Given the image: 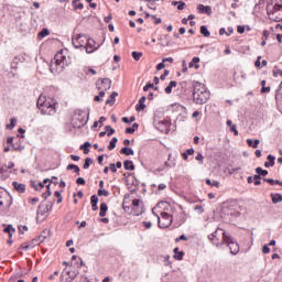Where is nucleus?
<instances>
[{
  "mask_svg": "<svg viewBox=\"0 0 282 282\" xmlns=\"http://www.w3.org/2000/svg\"><path fill=\"white\" fill-rule=\"evenodd\" d=\"M99 197H109V191L107 189H98Z\"/></svg>",
  "mask_w": 282,
  "mask_h": 282,
  "instance_id": "obj_43",
  "label": "nucleus"
},
{
  "mask_svg": "<svg viewBox=\"0 0 282 282\" xmlns=\"http://www.w3.org/2000/svg\"><path fill=\"white\" fill-rule=\"evenodd\" d=\"M253 181H254V185L256 186H260V184H261V176H259L258 174L253 175Z\"/></svg>",
  "mask_w": 282,
  "mask_h": 282,
  "instance_id": "obj_47",
  "label": "nucleus"
},
{
  "mask_svg": "<svg viewBox=\"0 0 282 282\" xmlns=\"http://www.w3.org/2000/svg\"><path fill=\"white\" fill-rule=\"evenodd\" d=\"M12 186L17 193H25V184L14 181Z\"/></svg>",
  "mask_w": 282,
  "mask_h": 282,
  "instance_id": "obj_15",
  "label": "nucleus"
},
{
  "mask_svg": "<svg viewBox=\"0 0 282 282\" xmlns=\"http://www.w3.org/2000/svg\"><path fill=\"white\" fill-rule=\"evenodd\" d=\"M188 67H195V69H199V57H193V59L189 62Z\"/></svg>",
  "mask_w": 282,
  "mask_h": 282,
  "instance_id": "obj_26",
  "label": "nucleus"
},
{
  "mask_svg": "<svg viewBox=\"0 0 282 282\" xmlns=\"http://www.w3.org/2000/svg\"><path fill=\"white\" fill-rule=\"evenodd\" d=\"M174 259H176V261H182V259H184V251H180V248H174Z\"/></svg>",
  "mask_w": 282,
  "mask_h": 282,
  "instance_id": "obj_20",
  "label": "nucleus"
},
{
  "mask_svg": "<svg viewBox=\"0 0 282 282\" xmlns=\"http://www.w3.org/2000/svg\"><path fill=\"white\" fill-rule=\"evenodd\" d=\"M30 248H31V247H30V242H25L24 245H21V246H20V249H21V250H30Z\"/></svg>",
  "mask_w": 282,
  "mask_h": 282,
  "instance_id": "obj_56",
  "label": "nucleus"
},
{
  "mask_svg": "<svg viewBox=\"0 0 282 282\" xmlns=\"http://www.w3.org/2000/svg\"><path fill=\"white\" fill-rule=\"evenodd\" d=\"M90 164H94V160H91V158H86L83 169H85V170L89 169Z\"/></svg>",
  "mask_w": 282,
  "mask_h": 282,
  "instance_id": "obj_40",
  "label": "nucleus"
},
{
  "mask_svg": "<svg viewBox=\"0 0 282 282\" xmlns=\"http://www.w3.org/2000/svg\"><path fill=\"white\" fill-rule=\"evenodd\" d=\"M169 210H171V204L169 202H160L152 208V213H169Z\"/></svg>",
  "mask_w": 282,
  "mask_h": 282,
  "instance_id": "obj_10",
  "label": "nucleus"
},
{
  "mask_svg": "<svg viewBox=\"0 0 282 282\" xmlns=\"http://www.w3.org/2000/svg\"><path fill=\"white\" fill-rule=\"evenodd\" d=\"M39 39H45V36H50V30L47 29H43L39 34H37Z\"/></svg>",
  "mask_w": 282,
  "mask_h": 282,
  "instance_id": "obj_36",
  "label": "nucleus"
},
{
  "mask_svg": "<svg viewBox=\"0 0 282 282\" xmlns=\"http://www.w3.org/2000/svg\"><path fill=\"white\" fill-rule=\"evenodd\" d=\"M42 116H54L56 113V106L51 101H46L42 108H40Z\"/></svg>",
  "mask_w": 282,
  "mask_h": 282,
  "instance_id": "obj_7",
  "label": "nucleus"
},
{
  "mask_svg": "<svg viewBox=\"0 0 282 282\" xmlns=\"http://www.w3.org/2000/svg\"><path fill=\"white\" fill-rule=\"evenodd\" d=\"M144 102H147V97L142 96L139 99V105L135 106V110L137 111H144V109H147V105Z\"/></svg>",
  "mask_w": 282,
  "mask_h": 282,
  "instance_id": "obj_16",
  "label": "nucleus"
},
{
  "mask_svg": "<svg viewBox=\"0 0 282 282\" xmlns=\"http://www.w3.org/2000/svg\"><path fill=\"white\" fill-rule=\"evenodd\" d=\"M41 243V240H39V238H34L30 243L29 246L31 248H34L35 246H39Z\"/></svg>",
  "mask_w": 282,
  "mask_h": 282,
  "instance_id": "obj_45",
  "label": "nucleus"
},
{
  "mask_svg": "<svg viewBox=\"0 0 282 282\" xmlns=\"http://www.w3.org/2000/svg\"><path fill=\"white\" fill-rule=\"evenodd\" d=\"M54 195L55 197H57V204H61L63 202V196L61 195V192L56 191Z\"/></svg>",
  "mask_w": 282,
  "mask_h": 282,
  "instance_id": "obj_50",
  "label": "nucleus"
},
{
  "mask_svg": "<svg viewBox=\"0 0 282 282\" xmlns=\"http://www.w3.org/2000/svg\"><path fill=\"white\" fill-rule=\"evenodd\" d=\"M268 93H270V86H268V87H262L261 88V94H268Z\"/></svg>",
  "mask_w": 282,
  "mask_h": 282,
  "instance_id": "obj_63",
  "label": "nucleus"
},
{
  "mask_svg": "<svg viewBox=\"0 0 282 282\" xmlns=\"http://www.w3.org/2000/svg\"><path fill=\"white\" fill-rule=\"evenodd\" d=\"M164 67H166V64H164V62L162 61V63L156 65V69L158 72H160L161 69H164Z\"/></svg>",
  "mask_w": 282,
  "mask_h": 282,
  "instance_id": "obj_58",
  "label": "nucleus"
},
{
  "mask_svg": "<svg viewBox=\"0 0 282 282\" xmlns=\"http://www.w3.org/2000/svg\"><path fill=\"white\" fill-rule=\"evenodd\" d=\"M90 204H91V210H94V212L98 210V196L97 195H93L90 197Z\"/></svg>",
  "mask_w": 282,
  "mask_h": 282,
  "instance_id": "obj_17",
  "label": "nucleus"
},
{
  "mask_svg": "<svg viewBox=\"0 0 282 282\" xmlns=\"http://www.w3.org/2000/svg\"><path fill=\"white\" fill-rule=\"evenodd\" d=\"M197 10L200 14H208V17L213 14V8L210 6L198 4Z\"/></svg>",
  "mask_w": 282,
  "mask_h": 282,
  "instance_id": "obj_14",
  "label": "nucleus"
},
{
  "mask_svg": "<svg viewBox=\"0 0 282 282\" xmlns=\"http://www.w3.org/2000/svg\"><path fill=\"white\" fill-rule=\"evenodd\" d=\"M46 102H48V101H47V98H46L45 96L41 95V96L39 97V99H37V108H39V109H42L43 106H44Z\"/></svg>",
  "mask_w": 282,
  "mask_h": 282,
  "instance_id": "obj_25",
  "label": "nucleus"
},
{
  "mask_svg": "<svg viewBox=\"0 0 282 282\" xmlns=\"http://www.w3.org/2000/svg\"><path fill=\"white\" fill-rule=\"evenodd\" d=\"M3 232H8L9 239H12V235L17 232V229L12 225H7V227L3 229Z\"/></svg>",
  "mask_w": 282,
  "mask_h": 282,
  "instance_id": "obj_19",
  "label": "nucleus"
},
{
  "mask_svg": "<svg viewBox=\"0 0 282 282\" xmlns=\"http://www.w3.org/2000/svg\"><path fill=\"white\" fill-rule=\"evenodd\" d=\"M99 48L100 44H96V41H94V39H88L86 45L84 46V50H86L87 54H94V52Z\"/></svg>",
  "mask_w": 282,
  "mask_h": 282,
  "instance_id": "obj_9",
  "label": "nucleus"
},
{
  "mask_svg": "<svg viewBox=\"0 0 282 282\" xmlns=\"http://www.w3.org/2000/svg\"><path fill=\"white\" fill-rule=\"evenodd\" d=\"M223 241H225L224 243H226V246H228L231 254L239 253V243L237 242V240H235V238H232V236H230V234L224 232Z\"/></svg>",
  "mask_w": 282,
  "mask_h": 282,
  "instance_id": "obj_5",
  "label": "nucleus"
},
{
  "mask_svg": "<svg viewBox=\"0 0 282 282\" xmlns=\"http://www.w3.org/2000/svg\"><path fill=\"white\" fill-rule=\"evenodd\" d=\"M89 120V112L85 110H76L73 119H72V124L74 129H83L87 124Z\"/></svg>",
  "mask_w": 282,
  "mask_h": 282,
  "instance_id": "obj_3",
  "label": "nucleus"
},
{
  "mask_svg": "<svg viewBox=\"0 0 282 282\" xmlns=\"http://www.w3.org/2000/svg\"><path fill=\"white\" fill-rule=\"evenodd\" d=\"M176 243H178V241H188V238L186 237V235H181L178 238L175 239Z\"/></svg>",
  "mask_w": 282,
  "mask_h": 282,
  "instance_id": "obj_52",
  "label": "nucleus"
},
{
  "mask_svg": "<svg viewBox=\"0 0 282 282\" xmlns=\"http://www.w3.org/2000/svg\"><path fill=\"white\" fill-rule=\"evenodd\" d=\"M263 182H268L271 186H274V180L273 178H263Z\"/></svg>",
  "mask_w": 282,
  "mask_h": 282,
  "instance_id": "obj_62",
  "label": "nucleus"
},
{
  "mask_svg": "<svg viewBox=\"0 0 282 282\" xmlns=\"http://www.w3.org/2000/svg\"><path fill=\"white\" fill-rule=\"evenodd\" d=\"M224 232H226L224 229L218 228L214 234L208 236L209 241H212L216 248H221V246H224Z\"/></svg>",
  "mask_w": 282,
  "mask_h": 282,
  "instance_id": "obj_6",
  "label": "nucleus"
},
{
  "mask_svg": "<svg viewBox=\"0 0 282 282\" xmlns=\"http://www.w3.org/2000/svg\"><path fill=\"white\" fill-rule=\"evenodd\" d=\"M47 219V215L45 213H37L35 216L36 224H43Z\"/></svg>",
  "mask_w": 282,
  "mask_h": 282,
  "instance_id": "obj_18",
  "label": "nucleus"
},
{
  "mask_svg": "<svg viewBox=\"0 0 282 282\" xmlns=\"http://www.w3.org/2000/svg\"><path fill=\"white\" fill-rule=\"evenodd\" d=\"M200 34H203V36H206V39H208V36H210V31H208V28L206 25H202Z\"/></svg>",
  "mask_w": 282,
  "mask_h": 282,
  "instance_id": "obj_32",
  "label": "nucleus"
},
{
  "mask_svg": "<svg viewBox=\"0 0 282 282\" xmlns=\"http://www.w3.org/2000/svg\"><path fill=\"white\" fill-rule=\"evenodd\" d=\"M259 139H256L252 141V139H247V143L249 147H252V149H259Z\"/></svg>",
  "mask_w": 282,
  "mask_h": 282,
  "instance_id": "obj_29",
  "label": "nucleus"
},
{
  "mask_svg": "<svg viewBox=\"0 0 282 282\" xmlns=\"http://www.w3.org/2000/svg\"><path fill=\"white\" fill-rule=\"evenodd\" d=\"M107 213H99V217H101L99 221H102V224H109V218L105 217Z\"/></svg>",
  "mask_w": 282,
  "mask_h": 282,
  "instance_id": "obj_41",
  "label": "nucleus"
},
{
  "mask_svg": "<svg viewBox=\"0 0 282 282\" xmlns=\"http://www.w3.org/2000/svg\"><path fill=\"white\" fill-rule=\"evenodd\" d=\"M50 237V230L48 229H44L43 232L37 237L40 243H43V241H45V239H47Z\"/></svg>",
  "mask_w": 282,
  "mask_h": 282,
  "instance_id": "obj_22",
  "label": "nucleus"
},
{
  "mask_svg": "<svg viewBox=\"0 0 282 282\" xmlns=\"http://www.w3.org/2000/svg\"><path fill=\"white\" fill-rule=\"evenodd\" d=\"M89 147H91V143H90L89 141H86V142L80 147V149H84L85 155H88V154H89Z\"/></svg>",
  "mask_w": 282,
  "mask_h": 282,
  "instance_id": "obj_35",
  "label": "nucleus"
},
{
  "mask_svg": "<svg viewBox=\"0 0 282 282\" xmlns=\"http://www.w3.org/2000/svg\"><path fill=\"white\" fill-rule=\"evenodd\" d=\"M152 216L158 220L161 228H169L173 224V216L169 213H161L160 216L153 213Z\"/></svg>",
  "mask_w": 282,
  "mask_h": 282,
  "instance_id": "obj_4",
  "label": "nucleus"
},
{
  "mask_svg": "<svg viewBox=\"0 0 282 282\" xmlns=\"http://www.w3.org/2000/svg\"><path fill=\"white\" fill-rule=\"evenodd\" d=\"M173 87H177V82L172 80L170 84L165 87V94H172Z\"/></svg>",
  "mask_w": 282,
  "mask_h": 282,
  "instance_id": "obj_24",
  "label": "nucleus"
},
{
  "mask_svg": "<svg viewBox=\"0 0 282 282\" xmlns=\"http://www.w3.org/2000/svg\"><path fill=\"white\" fill-rule=\"evenodd\" d=\"M237 32H238V34H243V32H246V26H243V25H238Z\"/></svg>",
  "mask_w": 282,
  "mask_h": 282,
  "instance_id": "obj_53",
  "label": "nucleus"
},
{
  "mask_svg": "<svg viewBox=\"0 0 282 282\" xmlns=\"http://www.w3.org/2000/svg\"><path fill=\"white\" fill-rule=\"evenodd\" d=\"M160 41L161 47H169V43H171V35H164V40L161 37Z\"/></svg>",
  "mask_w": 282,
  "mask_h": 282,
  "instance_id": "obj_23",
  "label": "nucleus"
},
{
  "mask_svg": "<svg viewBox=\"0 0 282 282\" xmlns=\"http://www.w3.org/2000/svg\"><path fill=\"white\" fill-rule=\"evenodd\" d=\"M256 173H258L259 177H261V175H262L263 177H265V175H268V171H267V170H263V169H261V167H257V169H256Z\"/></svg>",
  "mask_w": 282,
  "mask_h": 282,
  "instance_id": "obj_39",
  "label": "nucleus"
},
{
  "mask_svg": "<svg viewBox=\"0 0 282 282\" xmlns=\"http://www.w3.org/2000/svg\"><path fill=\"white\" fill-rule=\"evenodd\" d=\"M116 144H118V138L113 137L108 147V151H113V149H116Z\"/></svg>",
  "mask_w": 282,
  "mask_h": 282,
  "instance_id": "obj_33",
  "label": "nucleus"
},
{
  "mask_svg": "<svg viewBox=\"0 0 282 282\" xmlns=\"http://www.w3.org/2000/svg\"><path fill=\"white\" fill-rule=\"evenodd\" d=\"M170 72L169 70H164V74L161 75L160 79L161 80H166V76H169Z\"/></svg>",
  "mask_w": 282,
  "mask_h": 282,
  "instance_id": "obj_60",
  "label": "nucleus"
},
{
  "mask_svg": "<svg viewBox=\"0 0 282 282\" xmlns=\"http://www.w3.org/2000/svg\"><path fill=\"white\" fill-rule=\"evenodd\" d=\"M106 133L108 135V138H111V135H113V133H116V130L113 128H111V126H106Z\"/></svg>",
  "mask_w": 282,
  "mask_h": 282,
  "instance_id": "obj_37",
  "label": "nucleus"
},
{
  "mask_svg": "<svg viewBox=\"0 0 282 282\" xmlns=\"http://www.w3.org/2000/svg\"><path fill=\"white\" fill-rule=\"evenodd\" d=\"M271 199L273 204H279V202H282V195L281 194H271Z\"/></svg>",
  "mask_w": 282,
  "mask_h": 282,
  "instance_id": "obj_31",
  "label": "nucleus"
},
{
  "mask_svg": "<svg viewBox=\"0 0 282 282\" xmlns=\"http://www.w3.org/2000/svg\"><path fill=\"white\" fill-rule=\"evenodd\" d=\"M273 76L274 78H278L279 76H282V70L279 69V67L273 68Z\"/></svg>",
  "mask_w": 282,
  "mask_h": 282,
  "instance_id": "obj_44",
  "label": "nucleus"
},
{
  "mask_svg": "<svg viewBox=\"0 0 282 282\" xmlns=\"http://www.w3.org/2000/svg\"><path fill=\"white\" fill-rule=\"evenodd\" d=\"M186 8V3L183 1H178L177 10H184Z\"/></svg>",
  "mask_w": 282,
  "mask_h": 282,
  "instance_id": "obj_57",
  "label": "nucleus"
},
{
  "mask_svg": "<svg viewBox=\"0 0 282 282\" xmlns=\"http://www.w3.org/2000/svg\"><path fill=\"white\" fill-rule=\"evenodd\" d=\"M107 210H109L107 203H101L100 204V213H107Z\"/></svg>",
  "mask_w": 282,
  "mask_h": 282,
  "instance_id": "obj_48",
  "label": "nucleus"
},
{
  "mask_svg": "<svg viewBox=\"0 0 282 282\" xmlns=\"http://www.w3.org/2000/svg\"><path fill=\"white\" fill-rule=\"evenodd\" d=\"M142 224H143L144 228H147V229H149V228H151V226H153V224H151V221H143Z\"/></svg>",
  "mask_w": 282,
  "mask_h": 282,
  "instance_id": "obj_64",
  "label": "nucleus"
},
{
  "mask_svg": "<svg viewBox=\"0 0 282 282\" xmlns=\"http://www.w3.org/2000/svg\"><path fill=\"white\" fill-rule=\"evenodd\" d=\"M96 87H97V89L109 90V89H111V79H109V78H104L101 80L99 79L96 83Z\"/></svg>",
  "mask_w": 282,
  "mask_h": 282,
  "instance_id": "obj_12",
  "label": "nucleus"
},
{
  "mask_svg": "<svg viewBox=\"0 0 282 282\" xmlns=\"http://www.w3.org/2000/svg\"><path fill=\"white\" fill-rule=\"evenodd\" d=\"M270 252V247L268 245H264L263 248H262V253L263 254H269Z\"/></svg>",
  "mask_w": 282,
  "mask_h": 282,
  "instance_id": "obj_55",
  "label": "nucleus"
},
{
  "mask_svg": "<svg viewBox=\"0 0 282 282\" xmlns=\"http://www.w3.org/2000/svg\"><path fill=\"white\" fill-rule=\"evenodd\" d=\"M206 184L208 186H215L216 188H219V181H210V178H207Z\"/></svg>",
  "mask_w": 282,
  "mask_h": 282,
  "instance_id": "obj_38",
  "label": "nucleus"
},
{
  "mask_svg": "<svg viewBox=\"0 0 282 282\" xmlns=\"http://www.w3.org/2000/svg\"><path fill=\"white\" fill-rule=\"evenodd\" d=\"M66 169L67 171H74L77 175H79L80 173V167H78V165L75 164H68Z\"/></svg>",
  "mask_w": 282,
  "mask_h": 282,
  "instance_id": "obj_30",
  "label": "nucleus"
},
{
  "mask_svg": "<svg viewBox=\"0 0 282 282\" xmlns=\"http://www.w3.org/2000/svg\"><path fill=\"white\" fill-rule=\"evenodd\" d=\"M196 160H197V162H200V164H204V155L202 154V152L197 153Z\"/></svg>",
  "mask_w": 282,
  "mask_h": 282,
  "instance_id": "obj_51",
  "label": "nucleus"
},
{
  "mask_svg": "<svg viewBox=\"0 0 282 282\" xmlns=\"http://www.w3.org/2000/svg\"><path fill=\"white\" fill-rule=\"evenodd\" d=\"M85 41H87V36L79 34L77 37H73V45L76 50L85 47Z\"/></svg>",
  "mask_w": 282,
  "mask_h": 282,
  "instance_id": "obj_13",
  "label": "nucleus"
},
{
  "mask_svg": "<svg viewBox=\"0 0 282 282\" xmlns=\"http://www.w3.org/2000/svg\"><path fill=\"white\" fill-rule=\"evenodd\" d=\"M17 124V120L14 118L11 119V123L7 124V129L12 131L14 129V126Z\"/></svg>",
  "mask_w": 282,
  "mask_h": 282,
  "instance_id": "obj_46",
  "label": "nucleus"
},
{
  "mask_svg": "<svg viewBox=\"0 0 282 282\" xmlns=\"http://www.w3.org/2000/svg\"><path fill=\"white\" fill-rule=\"evenodd\" d=\"M229 131H231V133H234V135H239V131L237 130V126L236 124H232L229 128Z\"/></svg>",
  "mask_w": 282,
  "mask_h": 282,
  "instance_id": "obj_49",
  "label": "nucleus"
},
{
  "mask_svg": "<svg viewBox=\"0 0 282 282\" xmlns=\"http://www.w3.org/2000/svg\"><path fill=\"white\" fill-rule=\"evenodd\" d=\"M281 8H282L281 4H274L272 10L268 9V14L273 21H276V22L281 21V18L276 15L279 14V12H281Z\"/></svg>",
  "mask_w": 282,
  "mask_h": 282,
  "instance_id": "obj_11",
  "label": "nucleus"
},
{
  "mask_svg": "<svg viewBox=\"0 0 282 282\" xmlns=\"http://www.w3.org/2000/svg\"><path fill=\"white\" fill-rule=\"evenodd\" d=\"M76 184H79V185H82V186H85V184H86L85 178L78 177V178L76 180Z\"/></svg>",
  "mask_w": 282,
  "mask_h": 282,
  "instance_id": "obj_54",
  "label": "nucleus"
},
{
  "mask_svg": "<svg viewBox=\"0 0 282 282\" xmlns=\"http://www.w3.org/2000/svg\"><path fill=\"white\" fill-rule=\"evenodd\" d=\"M193 98L196 105H206V102H208V98H210V91H208L206 85L196 82L194 84Z\"/></svg>",
  "mask_w": 282,
  "mask_h": 282,
  "instance_id": "obj_1",
  "label": "nucleus"
},
{
  "mask_svg": "<svg viewBox=\"0 0 282 282\" xmlns=\"http://www.w3.org/2000/svg\"><path fill=\"white\" fill-rule=\"evenodd\" d=\"M67 55L61 51L57 52L54 56V59L51 62V72L52 74H61L65 69V65H68Z\"/></svg>",
  "mask_w": 282,
  "mask_h": 282,
  "instance_id": "obj_2",
  "label": "nucleus"
},
{
  "mask_svg": "<svg viewBox=\"0 0 282 282\" xmlns=\"http://www.w3.org/2000/svg\"><path fill=\"white\" fill-rule=\"evenodd\" d=\"M154 85L153 84H148L143 87V91H149V89L153 88Z\"/></svg>",
  "mask_w": 282,
  "mask_h": 282,
  "instance_id": "obj_61",
  "label": "nucleus"
},
{
  "mask_svg": "<svg viewBox=\"0 0 282 282\" xmlns=\"http://www.w3.org/2000/svg\"><path fill=\"white\" fill-rule=\"evenodd\" d=\"M237 208H239V205L235 199L226 200L223 203V206H221L223 213L237 212Z\"/></svg>",
  "mask_w": 282,
  "mask_h": 282,
  "instance_id": "obj_8",
  "label": "nucleus"
},
{
  "mask_svg": "<svg viewBox=\"0 0 282 282\" xmlns=\"http://www.w3.org/2000/svg\"><path fill=\"white\" fill-rule=\"evenodd\" d=\"M267 160H269V162L264 163L265 169H270V166H274L275 158L272 154H269Z\"/></svg>",
  "mask_w": 282,
  "mask_h": 282,
  "instance_id": "obj_27",
  "label": "nucleus"
},
{
  "mask_svg": "<svg viewBox=\"0 0 282 282\" xmlns=\"http://www.w3.org/2000/svg\"><path fill=\"white\" fill-rule=\"evenodd\" d=\"M28 231V226H22V227H19V232L20 235H25V231Z\"/></svg>",
  "mask_w": 282,
  "mask_h": 282,
  "instance_id": "obj_59",
  "label": "nucleus"
},
{
  "mask_svg": "<svg viewBox=\"0 0 282 282\" xmlns=\"http://www.w3.org/2000/svg\"><path fill=\"white\" fill-rule=\"evenodd\" d=\"M281 86H282V82L280 83L279 89L275 91L276 105H279V102H282Z\"/></svg>",
  "mask_w": 282,
  "mask_h": 282,
  "instance_id": "obj_28",
  "label": "nucleus"
},
{
  "mask_svg": "<svg viewBox=\"0 0 282 282\" xmlns=\"http://www.w3.org/2000/svg\"><path fill=\"white\" fill-rule=\"evenodd\" d=\"M120 152L123 155H134L133 149H131V148H122Z\"/></svg>",
  "mask_w": 282,
  "mask_h": 282,
  "instance_id": "obj_34",
  "label": "nucleus"
},
{
  "mask_svg": "<svg viewBox=\"0 0 282 282\" xmlns=\"http://www.w3.org/2000/svg\"><path fill=\"white\" fill-rule=\"evenodd\" d=\"M123 167L126 171H135V165H133V161L126 160L123 162Z\"/></svg>",
  "mask_w": 282,
  "mask_h": 282,
  "instance_id": "obj_21",
  "label": "nucleus"
},
{
  "mask_svg": "<svg viewBox=\"0 0 282 282\" xmlns=\"http://www.w3.org/2000/svg\"><path fill=\"white\" fill-rule=\"evenodd\" d=\"M132 58H134V61H140V58H142V52H132Z\"/></svg>",
  "mask_w": 282,
  "mask_h": 282,
  "instance_id": "obj_42",
  "label": "nucleus"
}]
</instances>
